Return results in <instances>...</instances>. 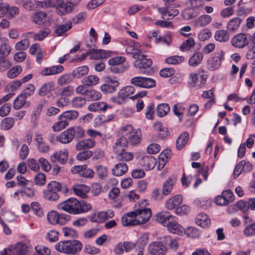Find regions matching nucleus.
Wrapping results in <instances>:
<instances>
[{
    "instance_id": "338daca9",
    "label": "nucleus",
    "mask_w": 255,
    "mask_h": 255,
    "mask_svg": "<svg viewBox=\"0 0 255 255\" xmlns=\"http://www.w3.org/2000/svg\"><path fill=\"white\" fill-rule=\"evenodd\" d=\"M31 209L37 216L41 217L43 214L41 205L37 202H33L31 203Z\"/></svg>"
},
{
    "instance_id": "c756f323",
    "label": "nucleus",
    "mask_w": 255,
    "mask_h": 255,
    "mask_svg": "<svg viewBox=\"0 0 255 255\" xmlns=\"http://www.w3.org/2000/svg\"><path fill=\"white\" fill-rule=\"evenodd\" d=\"M214 38L220 42H226L229 40L230 35L228 31L220 29L215 32Z\"/></svg>"
},
{
    "instance_id": "393cba45",
    "label": "nucleus",
    "mask_w": 255,
    "mask_h": 255,
    "mask_svg": "<svg viewBox=\"0 0 255 255\" xmlns=\"http://www.w3.org/2000/svg\"><path fill=\"white\" fill-rule=\"evenodd\" d=\"M182 201V197L181 195H177L166 201V207L168 210H172L181 204Z\"/></svg>"
},
{
    "instance_id": "6ab92c4d",
    "label": "nucleus",
    "mask_w": 255,
    "mask_h": 255,
    "mask_svg": "<svg viewBox=\"0 0 255 255\" xmlns=\"http://www.w3.org/2000/svg\"><path fill=\"white\" fill-rule=\"evenodd\" d=\"M63 71V66L58 65L45 67L40 71V74L44 76H49L61 73Z\"/></svg>"
},
{
    "instance_id": "864d4df0",
    "label": "nucleus",
    "mask_w": 255,
    "mask_h": 255,
    "mask_svg": "<svg viewBox=\"0 0 255 255\" xmlns=\"http://www.w3.org/2000/svg\"><path fill=\"white\" fill-rule=\"evenodd\" d=\"M14 124V120L11 117H7L2 120L1 128L4 130H8L12 128Z\"/></svg>"
},
{
    "instance_id": "412c9836",
    "label": "nucleus",
    "mask_w": 255,
    "mask_h": 255,
    "mask_svg": "<svg viewBox=\"0 0 255 255\" xmlns=\"http://www.w3.org/2000/svg\"><path fill=\"white\" fill-rule=\"evenodd\" d=\"M156 159L151 155L143 157L139 160V164L146 170H151L154 168L156 165Z\"/></svg>"
},
{
    "instance_id": "1a4fd4ad",
    "label": "nucleus",
    "mask_w": 255,
    "mask_h": 255,
    "mask_svg": "<svg viewBox=\"0 0 255 255\" xmlns=\"http://www.w3.org/2000/svg\"><path fill=\"white\" fill-rule=\"evenodd\" d=\"M134 91L135 89L133 86H126L119 91L117 95L112 97L111 100L118 105L124 104L126 102V99L133 94Z\"/></svg>"
},
{
    "instance_id": "3c124183",
    "label": "nucleus",
    "mask_w": 255,
    "mask_h": 255,
    "mask_svg": "<svg viewBox=\"0 0 255 255\" xmlns=\"http://www.w3.org/2000/svg\"><path fill=\"white\" fill-rule=\"evenodd\" d=\"M74 77H75V76H74L73 73L65 74V75L60 77L58 79V80H57L58 84L59 85H66L67 84L70 83L71 81H72V80H73Z\"/></svg>"
},
{
    "instance_id": "6e6d98bb",
    "label": "nucleus",
    "mask_w": 255,
    "mask_h": 255,
    "mask_svg": "<svg viewBox=\"0 0 255 255\" xmlns=\"http://www.w3.org/2000/svg\"><path fill=\"white\" fill-rule=\"evenodd\" d=\"M68 125L69 122H68V121H65L62 119H61L59 116L58 121L53 125L52 128L54 131H58L68 126Z\"/></svg>"
},
{
    "instance_id": "bf43d9fd",
    "label": "nucleus",
    "mask_w": 255,
    "mask_h": 255,
    "mask_svg": "<svg viewBox=\"0 0 255 255\" xmlns=\"http://www.w3.org/2000/svg\"><path fill=\"white\" fill-rule=\"evenodd\" d=\"M62 232L65 237L76 238L78 236V232L73 228L63 227Z\"/></svg>"
},
{
    "instance_id": "5701e85b",
    "label": "nucleus",
    "mask_w": 255,
    "mask_h": 255,
    "mask_svg": "<svg viewBox=\"0 0 255 255\" xmlns=\"http://www.w3.org/2000/svg\"><path fill=\"white\" fill-rule=\"evenodd\" d=\"M68 152L65 149L63 151L56 152L51 156V161L53 162L57 161L61 164H64L67 160Z\"/></svg>"
},
{
    "instance_id": "4c0bfd02",
    "label": "nucleus",
    "mask_w": 255,
    "mask_h": 255,
    "mask_svg": "<svg viewBox=\"0 0 255 255\" xmlns=\"http://www.w3.org/2000/svg\"><path fill=\"white\" fill-rule=\"evenodd\" d=\"M174 180L172 178H168L162 186V194L165 196L169 195L173 188Z\"/></svg>"
},
{
    "instance_id": "2eb2a0df",
    "label": "nucleus",
    "mask_w": 255,
    "mask_h": 255,
    "mask_svg": "<svg viewBox=\"0 0 255 255\" xmlns=\"http://www.w3.org/2000/svg\"><path fill=\"white\" fill-rule=\"evenodd\" d=\"M71 172L73 174H79L80 176L91 178L94 175V171L88 168L86 165H75L71 169Z\"/></svg>"
},
{
    "instance_id": "680f3d73",
    "label": "nucleus",
    "mask_w": 255,
    "mask_h": 255,
    "mask_svg": "<svg viewBox=\"0 0 255 255\" xmlns=\"http://www.w3.org/2000/svg\"><path fill=\"white\" fill-rule=\"evenodd\" d=\"M35 250L34 255H50L51 254L50 249L44 246L38 245L35 247Z\"/></svg>"
},
{
    "instance_id": "bb28decb",
    "label": "nucleus",
    "mask_w": 255,
    "mask_h": 255,
    "mask_svg": "<svg viewBox=\"0 0 255 255\" xmlns=\"http://www.w3.org/2000/svg\"><path fill=\"white\" fill-rule=\"evenodd\" d=\"M89 190L90 188L88 186L83 184H77L73 187L74 193L82 198L86 197V194L89 191Z\"/></svg>"
},
{
    "instance_id": "6e6552de",
    "label": "nucleus",
    "mask_w": 255,
    "mask_h": 255,
    "mask_svg": "<svg viewBox=\"0 0 255 255\" xmlns=\"http://www.w3.org/2000/svg\"><path fill=\"white\" fill-rule=\"evenodd\" d=\"M111 108L106 102H97V117L100 123L108 122L114 119V114H106L107 110Z\"/></svg>"
},
{
    "instance_id": "ea45409f",
    "label": "nucleus",
    "mask_w": 255,
    "mask_h": 255,
    "mask_svg": "<svg viewBox=\"0 0 255 255\" xmlns=\"http://www.w3.org/2000/svg\"><path fill=\"white\" fill-rule=\"evenodd\" d=\"M185 58L182 56L174 55L168 57L165 59V62L168 64L176 65L183 62Z\"/></svg>"
},
{
    "instance_id": "69168bd1",
    "label": "nucleus",
    "mask_w": 255,
    "mask_h": 255,
    "mask_svg": "<svg viewBox=\"0 0 255 255\" xmlns=\"http://www.w3.org/2000/svg\"><path fill=\"white\" fill-rule=\"evenodd\" d=\"M113 84L114 86L108 83L102 85L101 87V91L105 93H112L114 92L117 88L118 83L115 82Z\"/></svg>"
},
{
    "instance_id": "f704fd0d",
    "label": "nucleus",
    "mask_w": 255,
    "mask_h": 255,
    "mask_svg": "<svg viewBox=\"0 0 255 255\" xmlns=\"http://www.w3.org/2000/svg\"><path fill=\"white\" fill-rule=\"evenodd\" d=\"M79 113L77 111L75 110L67 111L62 113L60 117V119L69 121L75 120L78 118Z\"/></svg>"
},
{
    "instance_id": "423d86ee",
    "label": "nucleus",
    "mask_w": 255,
    "mask_h": 255,
    "mask_svg": "<svg viewBox=\"0 0 255 255\" xmlns=\"http://www.w3.org/2000/svg\"><path fill=\"white\" fill-rule=\"evenodd\" d=\"M46 7H55L56 13L60 15L72 11L73 4L63 0H45Z\"/></svg>"
},
{
    "instance_id": "7c9ffc66",
    "label": "nucleus",
    "mask_w": 255,
    "mask_h": 255,
    "mask_svg": "<svg viewBox=\"0 0 255 255\" xmlns=\"http://www.w3.org/2000/svg\"><path fill=\"white\" fill-rule=\"evenodd\" d=\"M128 168L126 163H120L116 164L112 170L113 174L117 176L125 174L128 171Z\"/></svg>"
},
{
    "instance_id": "dca6fc26",
    "label": "nucleus",
    "mask_w": 255,
    "mask_h": 255,
    "mask_svg": "<svg viewBox=\"0 0 255 255\" xmlns=\"http://www.w3.org/2000/svg\"><path fill=\"white\" fill-rule=\"evenodd\" d=\"M135 59L133 63L134 66L139 69L141 72L143 73H145L143 70L149 68L152 64V60L149 58H147L146 56L142 53L141 54L140 58Z\"/></svg>"
},
{
    "instance_id": "5fc2aeb1",
    "label": "nucleus",
    "mask_w": 255,
    "mask_h": 255,
    "mask_svg": "<svg viewBox=\"0 0 255 255\" xmlns=\"http://www.w3.org/2000/svg\"><path fill=\"white\" fill-rule=\"evenodd\" d=\"M203 0H188L186 2V5L192 9H198L204 5Z\"/></svg>"
},
{
    "instance_id": "c9c22d12",
    "label": "nucleus",
    "mask_w": 255,
    "mask_h": 255,
    "mask_svg": "<svg viewBox=\"0 0 255 255\" xmlns=\"http://www.w3.org/2000/svg\"><path fill=\"white\" fill-rule=\"evenodd\" d=\"M11 47L8 43V40H4V42L0 45V58H6L10 54Z\"/></svg>"
},
{
    "instance_id": "0e129e2a",
    "label": "nucleus",
    "mask_w": 255,
    "mask_h": 255,
    "mask_svg": "<svg viewBox=\"0 0 255 255\" xmlns=\"http://www.w3.org/2000/svg\"><path fill=\"white\" fill-rule=\"evenodd\" d=\"M89 68L86 66H82L75 69L73 73L76 78H80L86 75L88 72Z\"/></svg>"
},
{
    "instance_id": "a18cd8bd",
    "label": "nucleus",
    "mask_w": 255,
    "mask_h": 255,
    "mask_svg": "<svg viewBox=\"0 0 255 255\" xmlns=\"http://www.w3.org/2000/svg\"><path fill=\"white\" fill-rule=\"evenodd\" d=\"M22 68L20 65L12 67L7 72V76L9 78L13 79L18 76L22 72Z\"/></svg>"
},
{
    "instance_id": "4d7b16f0",
    "label": "nucleus",
    "mask_w": 255,
    "mask_h": 255,
    "mask_svg": "<svg viewBox=\"0 0 255 255\" xmlns=\"http://www.w3.org/2000/svg\"><path fill=\"white\" fill-rule=\"evenodd\" d=\"M72 131V134H73L74 138H82L85 135V130L84 129L79 126L74 127L70 128Z\"/></svg>"
},
{
    "instance_id": "f257e3e1",
    "label": "nucleus",
    "mask_w": 255,
    "mask_h": 255,
    "mask_svg": "<svg viewBox=\"0 0 255 255\" xmlns=\"http://www.w3.org/2000/svg\"><path fill=\"white\" fill-rule=\"evenodd\" d=\"M91 208L90 204L83 201H79L75 198H70L57 205L58 209L74 215L87 212Z\"/></svg>"
},
{
    "instance_id": "f8f14e48",
    "label": "nucleus",
    "mask_w": 255,
    "mask_h": 255,
    "mask_svg": "<svg viewBox=\"0 0 255 255\" xmlns=\"http://www.w3.org/2000/svg\"><path fill=\"white\" fill-rule=\"evenodd\" d=\"M224 60V52L222 50L216 51L212 58L207 61L208 68L211 70L218 69Z\"/></svg>"
},
{
    "instance_id": "72a5a7b5",
    "label": "nucleus",
    "mask_w": 255,
    "mask_h": 255,
    "mask_svg": "<svg viewBox=\"0 0 255 255\" xmlns=\"http://www.w3.org/2000/svg\"><path fill=\"white\" fill-rule=\"evenodd\" d=\"M212 20L211 16L204 14L200 16L194 21L195 25L196 27H203L208 25Z\"/></svg>"
},
{
    "instance_id": "aec40b11",
    "label": "nucleus",
    "mask_w": 255,
    "mask_h": 255,
    "mask_svg": "<svg viewBox=\"0 0 255 255\" xmlns=\"http://www.w3.org/2000/svg\"><path fill=\"white\" fill-rule=\"evenodd\" d=\"M133 211L126 214L122 217L121 222L124 226H132L138 225Z\"/></svg>"
},
{
    "instance_id": "603ef678",
    "label": "nucleus",
    "mask_w": 255,
    "mask_h": 255,
    "mask_svg": "<svg viewBox=\"0 0 255 255\" xmlns=\"http://www.w3.org/2000/svg\"><path fill=\"white\" fill-rule=\"evenodd\" d=\"M59 218V213L55 211H51L47 215V220L52 225L58 224Z\"/></svg>"
},
{
    "instance_id": "a878e982",
    "label": "nucleus",
    "mask_w": 255,
    "mask_h": 255,
    "mask_svg": "<svg viewBox=\"0 0 255 255\" xmlns=\"http://www.w3.org/2000/svg\"><path fill=\"white\" fill-rule=\"evenodd\" d=\"M95 141L93 139L88 138L78 142L76 145V148L78 150H85L94 146Z\"/></svg>"
},
{
    "instance_id": "b1692460",
    "label": "nucleus",
    "mask_w": 255,
    "mask_h": 255,
    "mask_svg": "<svg viewBox=\"0 0 255 255\" xmlns=\"http://www.w3.org/2000/svg\"><path fill=\"white\" fill-rule=\"evenodd\" d=\"M54 90V83L49 81L43 84L39 88L38 94L40 97H45Z\"/></svg>"
},
{
    "instance_id": "9b49d317",
    "label": "nucleus",
    "mask_w": 255,
    "mask_h": 255,
    "mask_svg": "<svg viewBox=\"0 0 255 255\" xmlns=\"http://www.w3.org/2000/svg\"><path fill=\"white\" fill-rule=\"evenodd\" d=\"M130 83L135 87L143 88H151L156 85L155 81L150 78L137 76L131 79Z\"/></svg>"
},
{
    "instance_id": "c85d7f7f",
    "label": "nucleus",
    "mask_w": 255,
    "mask_h": 255,
    "mask_svg": "<svg viewBox=\"0 0 255 255\" xmlns=\"http://www.w3.org/2000/svg\"><path fill=\"white\" fill-rule=\"evenodd\" d=\"M196 223L197 225L202 227L206 228L210 224V220L207 215L203 213L199 214L195 219Z\"/></svg>"
},
{
    "instance_id": "8fccbe9b",
    "label": "nucleus",
    "mask_w": 255,
    "mask_h": 255,
    "mask_svg": "<svg viewBox=\"0 0 255 255\" xmlns=\"http://www.w3.org/2000/svg\"><path fill=\"white\" fill-rule=\"evenodd\" d=\"M243 235L246 237L255 236V222L249 224L245 227Z\"/></svg>"
},
{
    "instance_id": "c03bdc74",
    "label": "nucleus",
    "mask_w": 255,
    "mask_h": 255,
    "mask_svg": "<svg viewBox=\"0 0 255 255\" xmlns=\"http://www.w3.org/2000/svg\"><path fill=\"white\" fill-rule=\"evenodd\" d=\"M47 13L43 11H38L35 13L32 17V21L37 24H41L45 20Z\"/></svg>"
},
{
    "instance_id": "0eeeda50",
    "label": "nucleus",
    "mask_w": 255,
    "mask_h": 255,
    "mask_svg": "<svg viewBox=\"0 0 255 255\" xmlns=\"http://www.w3.org/2000/svg\"><path fill=\"white\" fill-rule=\"evenodd\" d=\"M124 139H118L115 143V149L116 153V158L119 161H128L132 159L133 155L132 152L125 151L127 147Z\"/></svg>"
},
{
    "instance_id": "052dcab7",
    "label": "nucleus",
    "mask_w": 255,
    "mask_h": 255,
    "mask_svg": "<svg viewBox=\"0 0 255 255\" xmlns=\"http://www.w3.org/2000/svg\"><path fill=\"white\" fill-rule=\"evenodd\" d=\"M50 33V30L48 28H45L40 30L37 33L33 34V38L34 40H42Z\"/></svg>"
},
{
    "instance_id": "de8ad7c7",
    "label": "nucleus",
    "mask_w": 255,
    "mask_h": 255,
    "mask_svg": "<svg viewBox=\"0 0 255 255\" xmlns=\"http://www.w3.org/2000/svg\"><path fill=\"white\" fill-rule=\"evenodd\" d=\"M127 54L132 55V57L134 59H136L140 57L142 51L138 48H137L133 46H128L126 49Z\"/></svg>"
},
{
    "instance_id": "49530a36",
    "label": "nucleus",
    "mask_w": 255,
    "mask_h": 255,
    "mask_svg": "<svg viewBox=\"0 0 255 255\" xmlns=\"http://www.w3.org/2000/svg\"><path fill=\"white\" fill-rule=\"evenodd\" d=\"M170 108L167 104H161L157 106L156 114L159 117H162L166 115L169 112Z\"/></svg>"
},
{
    "instance_id": "4468645a",
    "label": "nucleus",
    "mask_w": 255,
    "mask_h": 255,
    "mask_svg": "<svg viewBox=\"0 0 255 255\" xmlns=\"http://www.w3.org/2000/svg\"><path fill=\"white\" fill-rule=\"evenodd\" d=\"M162 242H153L148 247L149 254L155 255H164L167 252L166 247Z\"/></svg>"
},
{
    "instance_id": "13d9d810",
    "label": "nucleus",
    "mask_w": 255,
    "mask_h": 255,
    "mask_svg": "<svg viewBox=\"0 0 255 255\" xmlns=\"http://www.w3.org/2000/svg\"><path fill=\"white\" fill-rule=\"evenodd\" d=\"M26 98L21 94H20L14 101L13 108L15 110H19L25 103Z\"/></svg>"
},
{
    "instance_id": "9d476101",
    "label": "nucleus",
    "mask_w": 255,
    "mask_h": 255,
    "mask_svg": "<svg viewBox=\"0 0 255 255\" xmlns=\"http://www.w3.org/2000/svg\"><path fill=\"white\" fill-rule=\"evenodd\" d=\"M252 38V35L249 34L240 33L234 36L231 39V42L234 47L243 48L249 44Z\"/></svg>"
},
{
    "instance_id": "e433bc0d",
    "label": "nucleus",
    "mask_w": 255,
    "mask_h": 255,
    "mask_svg": "<svg viewBox=\"0 0 255 255\" xmlns=\"http://www.w3.org/2000/svg\"><path fill=\"white\" fill-rule=\"evenodd\" d=\"M114 214L112 210H108L107 211H102L98 213L97 218V222L99 223H103L107 220L112 218L114 217Z\"/></svg>"
},
{
    "instance_id": "a19ab883",
    "label": "nucleus",
    "mask_w": 255,
    "mask_h": 255,
    "mask_svg": "<svg viewBox=\"0 0 255 255\" xmlns=\"http://www.w3.org/2000/svg\"><path fill=\"white\" fill-rule=\"evenodd\" d=\"M170 150L169 149H165L163 150L159 156V164L158 166V169L162 168L165 165V163L167 161L168 158L170 155Z\"/></svg>"
},
{
    "instance_id": "f03ea898",
    "label": "nucleus",
    "mask_w": 255,
    "mask_h": 255,
    "mask_svg": "<svg viewBox=\"0 0 255 255\" xmlns=\"http://www.w3.org/2000/svg\"><path fill=\"white\" fill-rule=\"evenodd\" d=\"M175 216L165 211L159 212L156 215V220L163 226H166L170 232L179 235H183L185 229L175 222Z\"/></svg>"
},
{
    "instance_id": "cd10ccee",
    "label": "nucleus",
    "mask_w": 255,
    "mask_h": 255,
    "mask_svg": "<svg viewBox=\"0 0 255 255\" xmlns=\"http://www.w3.org/2000/svg\"><path fill=\"white\" fill-rule=\"evenodd\" d=\"M203 58L202 53L195 52L188 60L189 65L193 67L199 66L202 62Z\"/></svg>"
},
{
    "instance_id": "7ed1b4c3",
    "label": "nucleus",
    "mask_w": 255,
    "mask_h": 255,
    "mask_svg": "<svg viewBox=\"0 0 255 255\" xmlns=\"http://www.w3.org/2000/svg\"><path fill=\"white\" fill-rule=\"evenodd\" d=\"M58 192L64 194L69 192L67 186L56 181H51L47 185V189L43 191V197L50 201H56L59 199Z\"/></svg>"
},
{
    "instance_id": "ddd939ff",
    "label": "nucleus",
    "mask_w": 255,
    "mask_h": 255,
    "mask_svg": "<svg viewBox=\"0 0 255 255\" xmlns=\"http://www.w3.org/2000/svg\"><path fill=\"white\" fill-rule=\"evenodd\" d=\"M133 212L138 225L146 223L151 216V211L149 208L137 209Z\"/></svg>"
},
{
    "instance_id": "2f4dec72",
    "label": "nucleus",
    "mask_w": 255,
    "mask_h": 255,
    "mask_svg": "<svg viewBox=\"0 0 255 255\" xmlns=\"http://www.w3.org/2000/svg\"><path fill=\"white\" fill-rule=\"evenodd\" d=\"M189 138V134L184 132L177 138L176 142V147L178 150L182 149L187 143Z\"/></svg>"
},
{
    "instance_id": "473e14b6",
    "label": "nucleus",
    "mask_w": 255,
    "mask_h": 255,
    "mask_svg": "<svg viewBox=\"0 0 255 255\" xmlns=\"http://www.w3.org/2000/svg\"><path fill=\"white\" fill-rule=\"evenodd\" d=\"M242 20L238 17H234L231 19L227 24V29L229 31L235 32L239 27Z\"/></svg>"
},
{
    "instance_id": "774afa93",
    "label": "nucleus",
    "mask_w": 255,
    "mask_h": 255,
    "mask_svg": "<svg viewBox=\"0 0 255 255\" xmlns=\"http://www.w3.org/2000/svg\"><path fill=\"white\" fill-rule=\"evenodd\" d=\"M71 104L74 108L82 107L86 104V99L80 96L76 97L72 100Z\"/></svg>"
},
{
    "instance_id": "20e7f679",
    "label": "nucleus",
    "mask_w": 255,
    "mask_h": 255,
    "mask_svg": "<svg viewBox=\"0 0 255 255\" xmlns=\"http://www.w3.org/2000/svg\"><path fill=\"white\" fill-rule=\"evenodd\" d=\"M121 131L122 135L119 139H124L126 140V146H128L129 143L135 145L140 141L141 133L140 130L133 129L132 127L128 125L121 128Z\"/></svg>"
},
{
    "instance_id": "37998d69",
    "label": "nucleus",
    "mask_w": 255,
    "mask_h": 255,
    "mask_svg": "<svg viewBox=\"0 0 255 255\" xmlns=\"http://www.w3.org/2000/svg\"><path fill=\"white\" fill-rule=\"evenodd\" d=\"M43 105L38 104L36 108L34 110L31 116V121L33 123L34 126L37 125V121L39 118L41 113L42 111Z\"/></svg>"
},
{
    "instance_id": "e2e57ef3",
    "label": "nucleus",
    "mask_w": 255,
    "mask_h": 255,
    "mask_svg": "<svg viewBox=\"0 0 255 255\" xmlns=\"http://www.w3.org/2000/svg\"><path fill=\"white\" fill-rule=\"evenodd\" d=\"M195 45V41L192 37L187 39L180 46V49L182 51L190 50Z\"/></svg>"
},
{
    "instance_id": "39448f33",
    "label": "nucleus",
    "mask_w": 255,
    "mask_h": 255,
    "mask_svg": "<svg viewBox=\"0 0 255 255\" xmlns=\"http://www.w3.org/2000/svg\"><path fill=\"white\" fill-rule=\"evenodd\" d=\"M82 244L77 240L64 241L58 243L55 246V249L61 253L67 254H73L80 251Z\"/></svg>"
},
{
    "instance_id": "a211bd4d",
    "label": "nucleus",
    "mask_w": 255,
    "mask_h": 255,
    "mask_svg": "<svg viewBox=\"0 0 255 255\" xmlns=\"http://www.w3.org/2000/svg\"><path fill=\"white\" fill-rule=\"evenodd\" d=\"M206 76L204 74L200 75L191 73L189 74V84L192 87H202L206 81Z\"/></svg>"
},
{
    "instance_id": "79ce46f5",
    "label": "nucleus",
    "mask_w": 255,
    "mask_h": 255,
    "mask_svg": "<svg viewBox=\"0 0 255 255\" xmlns=\"http://www.w3.org/2000/svg\"><path fill=\"white\" fill-rule=\"evenodd\" d=\"M110 71L115 74H119L124 72L128 70L129 68V65L126 64H118L116 65H111Z\"/></svg>"
},
{
    "instance_id": "f3484780",
    "label": "nucleus",
    "mask_w": 255,
    "mask_h": 255,
    "mask_svg": "<svg viewBox=\"0 0 255 255\" xmlns=\"http://www.w3.org/2000/svg\"><path fill=\"white\" fill-rule=\"evenodd\" d=\"M1 255H28L26 248L21 244L17 245L15 247L5 249L1 252Z\"/></svg>"
},
{
    "instance_id": "58836bf2",
    "label": "nucleus",
    "mask_w": 255,
    "mask_h": 255,
    "mask_svg": "<svg viewBox=\"0 0 255 255\" xmlns=\"http://www.w3.org/2000/svg\"><path fill=\"white\" fill-rule=\"evenodd\" d=\"M72 27V24L70 22L65 24H59L55 26V33L57 36H60L63 33L66 32Z\"/></svg>"
},
{
    "instance_id": "09e8293b",
    "label": "nucleus",
    "mask_w": 255,
    "mask_h": 255,
    "mask_svg": "<svg viewBox=\"0 0 255 255\" xmlns=\"http://www.w3.org/2000/svg\"><path fill=\"white\" fill-rule=\"evenodd\" d=\"M163 242L166 245H168L172 250L175 251L178 249V243L177 240H173L170 236L164 237Z\"/></svg>"
},
{
    "instance_id": "4be33fe9",
    "label": "nucleus",
    "mask_w": 255,
    "mask_h": 255,
    "mask_svg": "<svg viewBox=\"0 0 255 255\" xmlns=\"http://www.w3.org/2000/svg\"><path fill=\"white\" fill-rule=\"evenodd\" d=\"M71 128H68L62 132L59 136H56L57 141L64 144L71 142L74 138Z\"/></svg>"
}]
</instances>
